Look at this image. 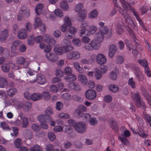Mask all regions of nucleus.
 Segmentation results:
<instances>
[{
	"label": "nucleus",
	"mask_w": 151,
	"mask_h": 151,
	"mask_svg": "<svg viewBox=\"0 0 151 151\" xmlns=\"http://www.w3.org/2000/svg\"><path fill=\"white\" fill-rule=\"evenodd\" d=\"M62 46L56 45L54 49V52L58 55H62L64 53L73 50V46L71 41L67 39H65L62 42Z\"/></svg>",
	"instance_id": "f257e3e1"
},
{
	"label": "nucleus",
	"mask_w": 151,
	"mask_h": 151,
	"mask_svg": "<svg viewBox=\"0 0 151 151\" xmlns=\"http://www.w3.org/2000/svg\"><path fill=\"white\" fill-rule=\"evenodd\" d=\"M101 43L93 39L89 43L85 44L84 47L86 50L89 51H91L93 50H98L101 47Z\"/></svg>",
	"instance_id": "f03ea898"
},
{
	"label": "nucleus",
	"mask_w": 151,
	"mask_h": 151,
	"mask_svg": "<svg viewBox=\"0 0 151 151\" xmlns=\"http://www.w3.org/2000/svg\"><path fill=\"white\" fill-rule=\"evenodd\" d=\"M121 129L124 130L123 134H122L120 136L118 137V139L124 145H129V142L128 140L126 138L129 137L130 135V132L127 129H125L124 127H122Z\"/></svg>",
	"instance_id": "7ed1b4c3"
},
{
	"label": "nucleus",
	"mask_w": 151,
	"mask_h": 151,
	"mask_svg": "<svg viewBox=\"0 0 151 151\" xmlns=\"http://www.w3.org/2000/svg\"><path fill=\"white\" fill-rule=\"evenodd\" d=\"M121 1L122 6L125 10L127 11L129 10H131L137 19L139 17V14L138 12H137L130 5L124 0H121Z\"/></svg>",
	"instance_id": "20e7f679"
},
{
	"label": "nucleus",
	"mask_w": 151,
	"mask_h": 151,
	"mask_svg": "<svg viewBox=\"0 0 151 151\" xmlns=\"http://www.w3.org/2000/svg\"><path fill=\"white\" fill-rule=\"evenodd\" d=\"M29 15V10L25 6H22L20 8L19 14L18 15V19L20 21L22 20V17H28Z\"/></svg>",
	"instance_id": "39448f33"
},
{
	"label": "nucleus",
	"mask_w": 151,
	"mask_h": 151,
	"mask_svg": "<svg viewBox=\"0 0 151 151\" xmlns=\"http://www.w3.org/2000/svg\"><path fill=\"white\" fill-rule=\"evenodd\" d=\"M131 97L136 103V105L137 107H144L145 104L143 101L140 100V98L137 93H131Z\"/></svg>",
	"instance_id": "423d86ee"
},
{
	"label": "nucleus",
	"mask_w": 151,
	"mask_h": 151,
	"mask_svg": "<svg viewBox=\"0 0 151 151\" xmlns=\"http://www.w3.org/2000/svg\"><path fill=\"white\" fill-rule=\"evenodd\" d=\"M75 130L79 133H82L85 132L87 129V126L83 122H80L76 123L74 125Z\"/></svg>",
	"instance_id": "0eeeda50"
},
{
	"label": "nucleus",
	"mask_w": 151,
	"mask_h": 151,
	"mask_svg": "<svg viewBox=\"0 0 151 151\" xmlns=\"http://www.w3.org/2000/svg\"><path fill=\"white\" fill-rule=\"evenodd\" d=\"M66 57L70 60H78L81 58V54L78 51H73L68 52L66 54Z\"/></svg>",
	"instance_id": "6e6552de"
},
{
	"label": "nucleus",
	"mask_w": 151,
	"mask_h": 151,
	"mask_svg": "<svg viewBox=\"0 0 151 151\" xmlns=\"http://www.w3.org/2000/svg\"><path fill=\"white\" fill-rule=\"evenodd\" d=\"M87 110V108L85 106L80 105L78 106V109L75 110L74 114L78 117H81L84 115V113L82 111L86 112Z\"/></svg>",
	"instance_id": "1a4fd4ad"
},
{
	"label": "nucleus",
	"mask_w": 151,
	"mask_h": 151,
	"mask_svg": "<svg viewBox=\"0 0 151 151\" xmlns=\"http://www.w3.org/2000/svg\"><path fill=\"white\" fill-rule=\"evenodd\" d=\"M86 97L88 99L93 100L96 97L97 94L96 91L92 89H89L86 91L85 93Z\"/></svg>",
	"instance_id": "9d476101"
},
{
	"label": "nucleus",
	"mask_w": 151,
	"mask_h": 151,
	"mask_svg": "<svg viewBox=\"0 0 151 151\" xmlns=\"http://www.w3.org/2000/svg\"><path fill=\"white\" fill-rule=\"evenodd\" d=\"M107 60L105 55L102 53L97 55L96 63L100 65H104L107 62Z\"/></svg>",
	"instance_id": "9b49d317"
},
{
	"label": "nucleus",
	"mask_w": 151,
	"mask_h": 151,
	"mask_svg": "<svg viewBox=\"0 0 151 151\" xmlns=\"http://www.w3.org/2000/svg\"><path fill=\"white\" fill-rule=\"evenodd\" d=\"M77 31V28L73 26H71L68 28V31L65 33V35L67 38L71 39L73 38L72 36L71 35H74Z\"/></svg>",
	"instance_id": "f8f14e48"
},
{
	"label": "nucleus",
	"mask_w": 151,
	"mask_h": 151,
	"mask_svg": "<svg viewBox=\"0 0 151 151\" xmlns=\"http://www.w3.org/2000/svg\"><path fill=\"white\" fill-rule=\"evenodd\" d=\"M18 106L20 108H22L26 111L30 110L31 107V104L29 102L26 101L23 103L20 102L18 104Z\"/></svg>",
	"instance_id": "ddd939ff"
},
{
	"label": "nucleus",
	"mask_w": 151,
	"mask_h": 151,
	"mask_svg": "<svg viewBox=\"0 0 151 151\" xmlns=\"http://www.w3.org/2000/svg\"><path fill=\"white\" fill-rule=\"evenodd\" d=\"M133 69L135 71L136 77L139 81H142L144 78L142 72L140 71L137 65H136L133 67Z\"/></svg>",
	"instance_id": "4468645a"
},
{
	"label": "nucleus",
	"mask_w": 151,
	"mask_h": 151,
	"mask_svg": "<svg viewBox=\"0 0 151 151\" xmlns=\"http://www.w3.org/2000/svg\"><path fill=\"white\" fill-rule=\"evenodd\" d=\"M28 33L26 30L24 29H21L18 31L17 37L20 39H26L28 36Z\"/></svg>",
	"instance_id": "2eb2a0df"
},
{
	"label": "nucleus",
	"mask_w": 151,
	"mask_h": 151,
	"mask_svg": "<svg viewBox=\"0 0 151 151\" xmlns=\"http://www.w3.org/2000/svg\"><path fill=\"white\" fill-rule=\"evenodd\" d=\"M43 40L45 42L51 45H54L56 44V41L53 37L47 34L44 35L43 36Z\"/></svg>",
	"instance_id": "dca6fc26"
},
{
	"label": "nucleus",
	"mask_w": 151,
	"mask_h": 151,
	"mask_svg": "<svg viewBox=\"0 0 151 151\" xmlns=\"http://www.w3.org/2000/svg\"><path fill=\"white\" fill-rule=\"evenodd\" d=\"M46 59L51 62H55L58 60V58L52 52L47 53L45 55Z\"/></svg>",
	"instance_id": "f3484780"
},
{
	"label": "nucleus",
	"mask_w": 151,
	"mask_h": 151,
	"mask_svg": "<svg viewBox=\"0 0 151 151\" xmlns=\"http://www.w3.org/2000/svg\"><path fill=\"white\" fill-rule=\"evenodd\" d=\"M119 11L124 17L126 22L127 23L131 25L133 24V21L131 19V17L127 15L125 11H123L121 9L119 10Z\"/></svg>",
	"instance_id": "a211bd4d"
},
{
	"label": "nucleus",
	"mask_w": 151,
	"mask_h": 151,
	"mask_svg": "<svg viewBox=\"0 0 151 151\" xmlns=\"http://www.w3.org/2000/svg\"><path fill=\"white\" fill-rule=\"evenodd\" d=\"M78 81L83 86H85L87 83V78L84 75L81 74H79L78 76Z\"/></svg>",
	"instance_id": "6ab92c4d"
},
{
	"label": "nucleus",
	"mask_w": 151,
	"mask_h": 151,
	"mask_svg": "<svg viewBox=\"0 0 151 151\" xmlns=\"http://www.w3.org/2000/svg\"><path fill=\"white\" fill-rule=\"evenodd\" d=\"M116 50V47L114 45H110L109 46L108 53L109 57L110 58H113L115 54Z\"/></svg>",
	"instance_id": "aec40b11"
},
{
	"label": "nucleus",
	"mask_w": 151,
	"mask_h": 151,
	"mask_svg": "<svg viewBox=\"0 0 151 151\" xmlns=\"http://www.w3.org/2000/svg\"><path fill=\"white\" fill-rule=\"evenodd\" d=\"M60 7L64 11H68L70 9L68 4L64 1L60 3Z\"/></svg>",
	"instance_id": "412c9836"
},
{
	"label": "nucleus",
	"mask_w": 151,
	"mask_h": 151,
	"mask_svg": "<svg viewBox=\"0 0 151 151\" xmlns=\"http://www.w3.org/2000/svg\"><path fill=\"white\" fill-rule=\"evenodd\" d=\"M94 77L97 80H100L102 78V74L101 70L97 68L94 69Z\"/></svg>",
	"instance_id": "4be33fe9"
},
{
	"label": "nucleus",
	"mask_w": 151,
	"mask_h": 151,
	"mask_svg": "<svg viewBox=\"0 0 151 151\" xmlns=\"http://www.w3.org/2000/svg\"><path fill=\"white\" fill-rule=\"evenodd\" d=\"M37 81L38 83L40 85H43L46 82L45 76L42 74H39L38 75Z\"/></svg>",
	"instance_id": "5701e85b"
},
{
	"label": "nucleus",
	"mask_w": 151,
	"mask_h": 151,
	"mask_svg": "<svg viewBox=\"0 0 151 151\" xmlns=\"http://www.w3.org/2000/svg\"><path fill=\"white\" fill-rule=\"evenodd\" d=\"M63 127L64 128L65 132L68 133L69 137H72L73 136V130L72 128L67 125H65Z\"/></svg>",
	"instance_id": "b1692460"
},
{
	"label": "nucleus",
	"mask_w": 151,
	"mask_h": 151,
	"mask_svg": "<svg viewBox=\"0 0 151 151\" xmlns=\"http://www.w3.org/2000/svg\"><path fill=\"white\" fill-rule=\"evenodd\" d=\"M54 14L57 17L62 18L64 17V13L62 10L60 9H57L54 10Z\"/></svg>",
	"instance_id": "393cba45"
},
{
	"label": "nucleus",
	"mask_w": 151,
	"mask_h": 151,
	"mask_svg": "<svg viewBox=\"0 0 151 151\" xmlns=\"http://www.w3.org/2000/svg\"><path fill=\"white\" fill-rule=\"evenodd\" d=\"M8 30L5 29L1 32L0 35V40L3 41L5 40L8 37Z\"/></svg>",
	"instance_id": "a878e982"
},
{
	"label": "nucleus",
	"mask_w": 151,
	"mask_h": 151,
	"mask_svg": "<svg viewBox=\"0 0 151 151\" xmlns=\"http://www.w3.org/2000/svg\"><path fill=\"white\" fill-rule=\"evenodd\" d=\"M86 16V12L85 9H83L81 12L79 13L77 15L78 19L81 20H84Z\"/></svg>",
	"instance_id": "bb28decb"
},
{
	"label": "nucleus",
	"mask_w": 151,
	"mask_h": 151,
	"mask_svg": "<svg viewBox=\"0 0 151 151\" xmlns=\"http://www.w3.org/2000/svg\"><path fill=\"white\" fill-rule=\"evenodd\" d=\"M73 66L76 70L81 73L84 72L83 68L81 66L80 64L78 62H74L73 63Z\"/></svg>",
	"instance_id": "cd10ccee"
},
{
	"label": "nucleus",
	"mask_w": 151,
	"mask_h": 151,
	"mask_svg": "<svg viewBox=\"0 0 151 151\" xmlns=\"http://www.w3.org/2000/svg\"><path fill=\"white\" fill-rule=\"evenodd\" d=\"M68 87L71 89H74L77 91L81 90V88L79 85L76 83H70L68 85Z\"/></svg>",
	"instance_id": "c85d7f7f"
},
{
	"label": "nucleus",
	"mask_w": 151,
	"mask_h": 151,
	"mask_svg": "<svg viewBox=\"0 0 151 151\" xmlns=\"http://www.w3.org/2000/svg\"><path fill=\"white\" fill-rule=\"evenodd\" d=\"M13 143L14 147L17 149L19 148L22 145V140L19 138L15 139Z\"/></svg>",
	"instance_id": "c756f323"
},
{
	"label": "nucleus",
	"mask_w": 151,
	"mask_h": 151,
	"mask_svg": "<svg viewBox=\"0 0 151 151\" xmlns=\"http://www.w3.org/2000/svg\"><path fill=\"white\" fill-rule=\"evenodd\" d=\"M7 84L8 82L6 78L0 76V88H4Z\"/></svg>",
	"instance_id": "7c9ffc66"
},
{
	"label": "nucleus",
	"mask_w": 151,
	"mask_h": 151,
	"mask_svg": "<svg viewBox=\"0 0 151 151\" xmlns=\"http://www.w3.org/2000/svg\"><path fill=\"white\" fill-rule=\"evenodd\" d=\"M104 36L99 32H97L95 35L94 38L93 39L100 42L103 40Z\"/></svg>",
	"instance_id": "2f4dec72"
},
{
	"label": "nucleus",
	"mask_w": 151,
	"mask_h": 151,
	"mask_svg": "<svg viewBox=\"0 0 151 151\" xmlns=\"http://www.w3.org/2000/svg\"><path fill=\"white\" fill-rule=\"evenodd\" d=\"M31 99L33 101H36L42 99L41 94L39 93L33 94L31 96Z\"/></svg>",
	"instance_id": "473e14b6"
},
{
	"label": "nucleus",
	"mask_w": 151,
	"mask_h": 151,
	"mask_svg": "<svg viewBox=\"0 0 151 151\" xmlns=\"http://www.w3.org/2000/svg\"><path fill=\"white\" fill-rule=\"evenodd\" d=\"M41 95L42 96V99L44 98L45 100H48L50 98L51 95L50 92L47 91H43Z\"/></svg>",
	"instance_id": "72a5a7b5"
},
{
	"label": "nucleus",
	"mask_w": 151,
	"mask_h": 151,
	"mask_svg": "<svg viewBox=\"0 0 151 151\" xmlns=\"http://www.w3.org/2000/svg\"><path fill=\"white\" fill-rule=\"evenodd\" d=\"M109 89L113 92H117L119 90L118 86L116 85L111 84L108 86Z\"/></svg>",
	"instance_id": "f704fd0d"
},
{
	"label": "nucleus",
	"mask_w": 151,
	"mask_h": 151,
	"mask_svg": "<svg viewBox=\"0 0 151 151\" xmlns=\"http://www.w3.org/2000/svg\"><path fill=\"white\" fill-rule=\"evenodd\" d=\"M98 29L97 27L94 25H92L89 27L88 29V32L89 33L90 36L94 34L97 31Z\"/></svg>",
	"instance_id": "c9c22d12"
},
{
	"label": "nucleus",
	"mask_w": 151,
	"mask_h": 151,
	"mask_svg": "<svg viewBox=\"0 0 151 151\" xmlns=\"http://www.w3.org/2000/svg\"><path fill=\"white\" fill-rule=\"evenodd\" d=\"M43 8V6L42 4H38L36 6L35 9V12L38 15H40L42 13V11Z\"/></svg>",
	"instance_id": "e433bc0d"
},
{
	"label": "nucleus",
	"mask_w": 151,
	"mask_h": 151,
	"mask_svg": "<svg viewBox=\"0 0 151 151\" xmlns=\"http://www.w3.org/2000/svg\"><path fill=\"white\" fill-rule=\"evenodd\" d=\"M79 35L81 37L84 36H90L88 32V29H80L79 32Z\"/></svg>",
	"instance_id": "4c0bfd02"
},
{
	"label": "nucleus",
	"mask_w": 151,
	"mask_h": 151,
	"mask_svg": "<svg viewBox=\"0 0 151 151\" xmlns=\"http://www.w3.org/2000/svg\"><path fill=\"white\" fill-rule=\"evenodd\" d=\"M43 23L41 19L39 17H37L35 19L34 25L35 28H36L39 27Z\"/></svg>",
	"instance_id": "58836bf2"
},
{
	"label": "nucleus",
	"mask_w": 151,
	"mask_h": 151,
	"mask_svg": "<svg viewBox=\"0 0 151 151\" xmlns=\"http://www.w3.org/2000/svg\"><path fill=\"white\" fill-rule=\"evenodd\" d=\"M116 30L118 35H120L122 34L124 32L122 27V24L120 23H117L116 28Z\"/></svg>",
	"instance_id": "ea45409f"
},
{
	"label": "nucleus",
	"mask_w": 151,
	"mask_h": 151,
	"mask_svg": "<svg viewBox=\"0 0 151 151\" xmlns=\"http://www.w3.org/2000/svg\"><path fill=\"white\" fill-rule=\"evenodd\" d=\"M47 117L46 114H42L39 116L38 118V120L42 122L49 123L48 119H47L46 117Z\"/></svg>",
	"instance_id": "a19ab883"
},
{
	"label": "nucleus",
	"mask_w": 151,
	"mask_h": 151,
	"mask_svg": "<svg viewBox=\"0 0 151 151\" xmlns=\"http://www.w3.org/2000/svg\"><path fill=\"white\" fill-rule=\"evenodd\" d=\"M24 137L27 139H31L32 137V134L31 131L30 130H27L24 133Z\"/></svg>",
	"instance_id": "79ce46f5"
},
{
	"label": "nucleus",
	"mask_w": 151,
	"mask_h": 151,
	"mask_svg": "<svg viewBox=\"0 0 151 151\" xmlns=\"http://www.w3.org/2000/svg\"><path fill=\"white\" fill-rule=\"evenodd\" d=\"M83 7V4L82 3H79L77 4L75 6V11L77 13H80L83 10L82 9Z\"/></svg>",
	"instance_id": "37998d69"
},
{
	"label": "nucleus",
	"mask_w": 151,
	"mask_h": 151,
	"mask_svg": "<svg viewBox=\"0 0 151 151\" xmlns=\"http://www.w3.org/2000/svg\"><path fill=\"white\" fill-rule=\"evenodd\" d=\"M68 82L75 81L76 79V76L74 74H71L67 76L64 78Z\"/></svg>",
	"instance_id": "c03bdc74"
},
{
	"label": "nucleus",
	"mask_w": 151,
	"mask_h": 151,
	"mask_svg": "<svg viewBox=\"0 0 151 151\" xmlns=\"http://www.w3.org/2000/svg\"><path fill=\"white\" fill-rule=\"evenodd\" d=\"M63 24L70 27L72 25V23L70 18L67 16L65 17L63 19Z\"/></svg>",
	"instance_id": "a18cd8bd"
},
{
	"label": "nucleus",
	"mask_w": 151,
	"mask_h": 151,
	"mask_svg": "<svg viewBox=\"0 0 151 151\" xmlns=\"http://www.w3.org/2000/svg\"><path fill=\"white\" fill-rule=\"evenodd\" d=\"M17 92V89L15 88H12L9 89L7 91V93L9 96L12 97L15 95Z\"/></svg>",
	"instance_id": "49530a36"
},
{
	"label": "nucleus",
	"mask_w": 151,
	"mask_h": 151,
	"mask_svg": "<svg viewBox=\"0 0 151 151\" xmlns=\"http://www.w3.org/2000/svg\"><path fill=\"white\" fill-rule=\"evenodd\" d=\"M73 44L77 47H80L82 44L81 40L78 38H75L72 40Z\"/></svg>",
	"instance_id": "de8ad7c7"
},
{
	"label": "nucleus",
	"mask_w": 151,
	"mask_h": 151,
	"mask_svg": "<svg viewBox=\"0 0 151 151\" xmlns=\"http://www.w3.org/2000/svg\"><path fill=\"white\" fill-rule=\"evenodd\" d=\"M20 41L19 40H16L14 41L11 46V50L12 51H15L17 46L20 44Z\"/></svg>",
	"instance_id": "09e8293b"
},
{
	"label": "nucleus",
	"mask_w": 151,
	"mask_h": 151,
	"mask_svg": "<svg viewBox=\"0 0 151 151\" xmlns=\"http://www.w3.org/2000/svg\"><path fill=\"white\" fill-rule=\"evenodd\" d=\"M98 121L96 118L93 117H91L89 120V124L91 126H94L97 125Z\"/></svg>",
	"instance_id": "8fccbe9b"
},
{
	"label": "nucleus",
	"mask_w": 151,
	"mask_h": 151,
	"mask_svg": "<svg viewBox=\"0 0 151 151\" xmlns=\"http://www.w3.org/2000/svg\"><path fill=\"white\" fill-rule=\"evenodd\" d=\"M138 63L145 68L148 66V64L147 60L144 59H140L138 60Z\"/></svg>",
	"instance_id": "3c124183"
},
{
	"label": "nucleus",
	"mask_w": 151,
	"mask_h": 151,
	"mask_svg": "<svg viewBox=\"0 0 151 151\" xmlns=\"http://www.w3.org/2000/svg\"><path fill=\"white\" fill-rule=\"evenodd\" d=\"M20 118L22 121V127L24 128L26 127L28 124V119L27 118L21 116H20Z\"/></svg>",
	"instance_id": "603ef678"
},
{
	"label": "nucleus",
	"mask_w": 151,
	"mask_h": 151,
	"mask_svg": "<svg viewBox=\"0 0 151 151\" xmlns=\"http://www.w3.org/2000/svg\"><path fill=\"white\" fill-rule=\"evenodd\" d=\"M27 44L29 45H32L35 43L34 37L33 35H31L29 36L28 38Z\"/></svg>",
	"instance_id": "864d4df0"
},
{
	"label": "nucleus",
	"mask_w": 151,
	"mask_h": 151,
	"mask_svg": "<svg viewBox=\"0 0 151 151\" xmlns=\"http://www.w3.org/2000/svg\"><path fill=\"white\" fill-rule=\"evenodd\" d=\"M98 14V12L96 10H94L90 12L89 16L90 18H94L96 17Z\"/></svg>",
	"instance_id": "5fc2aeb1"
},
{
	"label": "nucleus",
	"mask_w": 151,
	"mask_h": 151,
	"mask_svg": "<svg viewBox=\"0 0 151 151\" xmlns=\"http://www.w3.org/2000/svg\"><path fill=\"white\" fill-rule=\"evenodd\" d=\"M128 83L132 88H136L135 83L132 78H131L129 79L128 82Z\"/></svg>",
	"instance_id": "6e6d98bb"
},
{
	"label": "nucleus",
	"mask_w": 151,
	"mask_h": 151,
	"mask_svg": "<svg viewBox=\"0 0 151 151\" xmlns=\"http://www.w3.org/2000/svg\"><path fill=\"white\" fill-rule=\"evenodd\" d=\"M124 61V58L122 56L120 55L117 56L116 58V62L118 64H121L123 63Z\"/></svg>",
	"instance_id": "4d7b16f0"
},
{
	"label": "nucleus",
	"mask_w": 151,
	"mask_h": 151,
	"mask_svg": "<svg viewBox=\"0 0 151 151\" xmlns=\"http://www.w3.org/2000/svg\"><path fill=\"white\" fill-rule=\"evenodd\" d=\"M42 148L37 145H34L30 148V151H42Z\"/></svg>",
	"instance_id": "13d9d810"
},
{
	"label": "nucleus",
	"mask_w": 151,
	"mask_h": 151,
	"mask_svg": "<svg viewBox=\"0 0 151 151\" xmlns=\"http://www.w3.org/2000/svg\"><path fill=\"white\" fill-rule=\"evenodd\" d=\"M48 137L50 140L52 141L56 139V136L55 133L52 132H49L48 133Z\"/></svg>",
	"instance_id": "bf43d9fd"
},
{
	"label": "nucleus",
	"mask_w": 151,
	"mask_h": 151,
	"mask_svg": "<svg viewBox=\"0 0 151 151\" xmlns=\"http://www.w3.org/2000/svg\"><path fill=\"white\" fill-rule=\"evenodd\" d=\"M89 36L86 35L82 37L81 42H82L83 43H85V44L89 43L91 41V39L88 37Z\"/></svg>",
	"instance_id": "052dcab7"
},
{
	"label": "nucleus",
	"mask_w": 151,
	"mask_h": 151,
	"mask_svg": "<svg viewBox=\"0 0 151 151\" xmlns=\"http://www.w3.org/2000/svg\"><path fill=\"white\" fill-rule=\"evenodd\" d=\"M108 31L109 30L107 27H104L100 28L99 32L102 34L104 36V35L107 33Z\"/></svg>",
	"instance_id": "680f3d73"
},
{
	"label": "nucleus",
	"mask_w": 151,
	"mask_h": 151,
	"mask_svg": "<svg viewBox=\"0 0 151 151\" xmlns=\"http://www.w3.org/2000/svg\"><path fill=\"white\" fill-rule=\"evenodd\" d=\"M1 127L3 129H6L7 130H10V128L9 127L8 123L6 122H1L0 123Z\"/></svg>",
	"instance_id": "e2e57ef3"
},
{
	"label": "nucleus",
	"mask_w": 151,
	"mask_h": 151,
	"mask_svg": "<svg viewBox=\"0 0 151 151\" xmlns=\"http://www.w3.org/2000/svg\"><path fill=\"white\" fill-rule=\"evenodd\" d=\"M74 144L76 147L78 149H81L83 147V145L81 141L77 140L75 141Z\"/></svg>",
	"instance_id": "0e129e2a"
},
{
	"label": "nucleus",
	"mask_w": 151,
	"mask_h": 151,
	"mask_svg": "<svg viewBox=\"0 0 151 151\" xmlns=\"http://www.w3.org/2000/svg\"><path fill=\"white\" fill-rule=\"evenodd\" d=\"M60 118L62 119H68L70 117V116L68 114L64 113H62L59 114L58 115Z\"/></svg>",
	"instance_id": "69168bd1"
},
{
	"label": "nucleus",
	"mask_w": 151,
	"mask_h": 151,
	"mask_svg": "<svg viewBox=\"0 0 151 151\" xmlns=\"http://www.w3.org/2000/svg\"><path fill=\"white\" fill-rule=\"evenodd\" d=\"M137 133L139 135L142 137L145 138L147 136V134L145 133L142 128L139 129V132Z\"/></svg>",
	"instance_id": "338daca9"
},
{
	"label": "nucleus",
	"mask_w": 151,
	"mask_h": 151,
	"mask_svg": "<svg viewBox=\"0 0 151 151\" xmlns=\"http://www.w3.org/2000/svg\"><path fill=\"white\" fill-rule=\"evenodd\" d=\"M16 62L18 64H24L25 62V59L23 57H20L17 58Z\"/></svg>",
	"instance_id": "774afa93"
}]
</instances>
